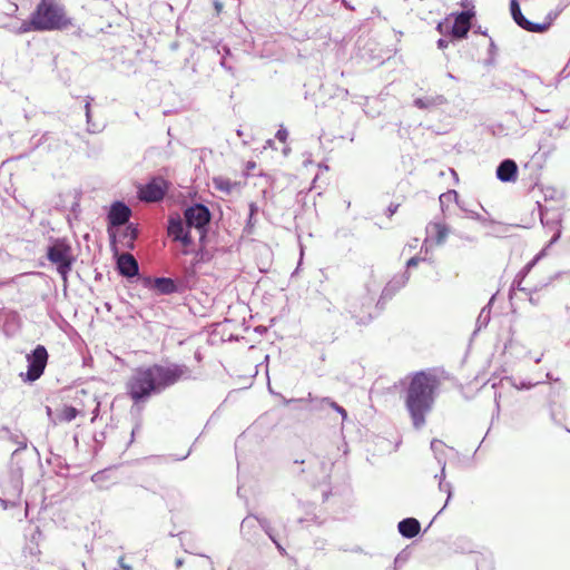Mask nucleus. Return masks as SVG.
Returning a JSON list of instances; mask_svg holds the SVG:
<instances>
[{
  "mask_svg": "<svg viewBox=\"0 0 570 570\" xmlns=\"http://www.w3.org/2000/svg\"><path fill=\"white\" fill-rule=\"evenodd\" d=\"M78 415L77 409L73 406H65L58 414V419L63 422H71Z\"/></svg>",
  "mask_w": 570,
  "mask_h": 570,
  "instance_id": "nucleus-21",
  "label": "nucleus"
},
{
  "mask_svg": "<svg viewBox=\"0 0 570 570\" xmlns=\"http://www.w3.org/2000/svg\"><path fill=\"white\" fill-rule=\"evenodd\" d=\"M129 395L135 401L149 396L153 392H159L153 366L137 368L128 382Z\"/></svg>",
  "mask_w": 570,
  "mask_h": 570,
  "instance_id": "nucleus-3",
  "label": "nucleus"
},
{
  "mask_svg": "<svg viewBox=\"0 0 570 570\" xmlns=\"http://www.w3.org/2000/svg\"><path fill=\"white\" fill-rule=\"evenodd\" d=\"M444 448H445V444L442 441L436 440V439L432 440L431 450L434 452L435 458L436 456L445 458V455L443 454Z\"/></svg>",
  "mask_w": 570,
  "mask_h": 570,
  "instance_id": "nucleus-25",
  "label": "nucleus"
},
{
  "mask_svg": "<svg viewBox=\"0 0 570 570\" xmlns=\"http://www.w3.org/2000/svg\"><path fill=\"white\" fill-rule=\"evenodd\" d=\"M181 563H183L181 560H177V566L178 567L181 566Z\"/></svg>",
  "mask_w": 570,
  "mask_h": 570,
  "instance_id": "nucleus-49",
  "label": "nucleus"
},
{
  "mask_svg": "<svg viewBox=\"0 0 570 570\" xmlns=\"http://www.w3.org/2000/svg\"><path fill=\"white\" fill-rule=\"evenodd\" d=\"M47 413L50 414L51 413V409L50 407H47Z\"/></svg>",
  "mask_w": 570,
  "mask_h": 570,
  "instance_id": "nucleus-50",
  "label": "nucleus"
},
{
  "mask_svg": "<svg viewBox=\"0 0 570 570\" xmlns=\"http://www.w3.org/2000/svg\"><path fill=\"white\" fill-rule=\"evenodd\" d=\"M328 404L332 409H334L336 412H338L343 416V419L346 417V411L342 406H340L337 403H335L333 401L328 402Z\"/></svg>",
  "mask_w": 570,
  "mask_h": 570,
  "instance_id": "nucleus-29",
  "label": "nucleus"
},
{
  "mask_svg": "<svg viewBox=\"0 0 570 570\" xmlns=\"http://www.w3.org/2000/svg\"><path fill=\"white\" fill-rule=\"evenodd\" d=\"M446 504H448L446 502H445V504H443V507L441 508V511H444V510H445Z\"/></svg>",
  "mask_w": 570,
  "mask_h": 570,
  "instance_id": "nucleus-48",
  "label": "nucleus"
},
{
  "mask_svg": "<svg viewBox=\"0 0 570 570\" xmlns=\"http://www.w3.org/2000/svg\"><path fill=\"white\" fill-rule=\"evenodd\" d=\"M166 193V181L161 178H154L150 183L139 189V198L145 202H158Z\"/></svg>",
  "mask_w": 570,
  "mask_h": 570,
  "instance_id": "nucleus-10",
  "label": "nucleus"
},
{
  "mask_svg": "<svg viewBox=\"0 0 570 570\" xmlns=\"http://www.w3.org/2000/svg\"><path fill=\"white\" fill-rule=\"evenodd\" d=\"M213 186L215 189L226 195H229L237 186V183H234L229 178H226L224 176H217L213 178Z\"/></svg>",
  "mask_w": 570,
  "mask_h": 570,
  "instance_id": "nucleus-18",
  "label": "nucleus"
},
{
  "mask_svg": "<svg viewBox=\"0 0 570 570\" xmlns=\"http://www.w3.org/2000/svg\"><path fill=\"white\" fill-rule=\"evenodd\" d=\"M215 7L218 12L222 10V4L219 2H216Z\"/></svg>",
  "mask_w": 570,
  "mask_h": 570,
  "instance_id": "nucleus-43",
  "label": "nucleus"
},
{
  "mask_svg": "<svg viewBox=\"0 0 570 570\" xmlns=\"http://www.w3.org/2000/svg\"><path fill=\"white\" fill-rule=\"evenodd\" d=\"M446 504H448L446 502H445V504H443V507L441 508V511H444V510H445Z\"/></svg>",
  "mask_w": 570,
  "mask_h": 570,
  "instance_id": "nucleus-47",
  "label": "nucleus"
},
{
  "mask_svg": "<svg viewBox=\"0 0 570 570\" xmlns=\"http://www.w3.org/2000/svg\"><path fill=\"white\" fill-rule=\"evenodd\" d=\"M451 173H452V175H453L454 177H456V171H455V170L451 169Z\"/></svg>",
  "mask_w": 570,
  "mask_h": 570,
  "instance_id": "nucleus-45",
  "label": "nucleus"
},
{
  "mask_svg": "<svg viewBox=\"0 0 570 570\" xmlns=\"http://www.w3.org/2000/svg\"><path fill=\"white\" fill-rule=\"evenodd\" d=\"M524 278H521V276H517V278L513 281V286H515L519 291L525 292L527 288L521 286V283Z\"/></svg>",
  "mask_w": 570,
  "mask_h": 570,
  "instance_id": "nucleus-32",
  "label": "nucleus"
},
{
  "mask_svg": "<svg viewBox=\"0 0 570 570\" xmlns=\"http://www.w3.org/2000/svg\"><path fill=\"white\" fill-rule=\"evenodd\" d=\"M490 321V308L483 307L478 316L476 323L479 328L487 326Z\"/></svg>",
  "mask_w": 570,
  "mask_h": 570,
  "instance_id": "nucleus-24",
  "label": "nucleus"
},
{
  "mask_svg": "<svg viewBox=\"0 0 570 570\" xmlns=\"http://www.w3.org/2000/svg\"><path fill=\"white\" fill-rule=\"evenodd\" d=\"M256 212H257V206L254 203H252L249 205V220H252V218H253V216L255 215Z\"/></svg>",
  "mask_w": 570,
  "mask_h": 570,
  "instance_id": "nucleus-34",
  "label": "nucleus"
},
{
  "mask_svg": "<svg viewBox=\"0 0 570 570\" xmlns=\"http://www.w3.org/2000/svg\"><path fill=\"white\" fill-rule=\"evenodd\" d=\"M276 544H277V548H278L282 552H284V549L282 548V546H279L278 543H276Z\"/></svg>",
  "mask_w": 570,
  "mask_h": 570,
  "instance_id": "nucleus-44",
  "label": "nucleus"
},
{
  "mask_svg": "<svg viewBox=\"0 0 570 570\" xmlns=\"http://www.w3.org/2000/svg\"><path fill=\"white\" fill-rule=\"evenodd\" d=\"M151 287L159 294H170L176 289V285L170 278H156Z\"/></svg>",
  "mask_w": 570,
  "mask_h": 570,
  "instance_id": "nucleus-19",
  "label": "nucleus"
},
{
  "mask_svg": "<svg viewBox=\"0 0 570 570\" xmlns=\"http://www.w3.org/2000/svg\"><path fill=\"white\" fill-rule=\"evenodd\" d=\"M438 463L441 465V473L440 475H435V478H439L440 481L442 480L444 482L445 479V465L446 461L444 456H436Z\"/></svg>",
  "mask_w": 570,
  "mask_h": 570,
  "instance_id": "nucleus-28",
  "label": "nucleus"
},
{
  "mask_svg": "<svg viewBox=\"0 0 570 570\" xmlns=\"http://www.w3.org/2000/svg\"><path fill=\"white\" fill-rule=\"evenodd\" d=\"M560 237V230H558L554 236L551 238L550 240V244H553L554 242H557V239Z\"/></svg>",
  "mask_w": 570,
  "mask_h": 570,
  "instance_id": "nucleus-40",
  "label": "nucleus"
},
{
  "mask_svg": "<svg viewBox=\"0 0 570 570\" xmlns=\"http://www.w3.org/2000/svg\"><path fill=\"white\" fill-rule=\"evenodd\" d=\"M510 10H511V14H512L513 20L522 29H524L527 31H532V32H542V31H544L547 29L546 24L533 23V22L527 20L523 17V14L521 12V9H520V6H519V2L517 0H511Z\"/></svg>",
  "mask_w": 570,
  "mask_h": 570,
  "instance_id": "nucleus-11",
  "label": "nucleus"
},
{
  "mask_svg": "<svg viewBox=\"0 0 570 570\" xmlns=\"http://www.w3.org/2000/svg\"><path fill=\"white\" fill-rule=\"evenodd\" d=\"M118 563L122 568V570H131V567L124 562V558H120Z\"/></svg>",
  "mask_w": 570,
  "mask_h": 570,
  "instance_id": "nucleus-38",
  "label": "nucleus"
},
{
  "mask_svg": "<svg viewBox=\"0 0 570 570\" xmlns=\"http://www.w3.org/2000/svg\"><path fill=\"white\" fill-rule=\"evenodd\" d=\"M544 255V250H541L531 262H529L522 271L518 274L521 276V278H524L530 271L533 268V266L537 264V262Z\"/></svg>",
  "mask_w": 570,
  "mask_h": 570,
  "instance_id": "nucleus-22",
  "label": "nucleus"
},
{
  "mask_svg": "<svg viewBox=\"0 0 570 570\" xmlns=\"http://www.w3.org/2000/svg\"><path fill=\"white\" fill-rule=\"evenodd\" d=\"M287 136H288V132L285 128H279L276 132V138L283 142L287 139Z\"/></svg>",
  "mask_w": 570,
  "mask_h": 570,
  "instance_id": "nucleus-30",
  "label": "nucleus"
},
{
  "mask_svg": "<svg viewBox=\"0 0 570 570\" xmlns=\"http://www.w3.org/2000/svg\"><path fill=\"white\" fill-rule=\"evenodd\" d=\"M255 518H252V517H247L243 520L242 522V527H246V525H249L252 523V521L254 520Z\"/></svg>",
  "mask_w": 570,
  "mask_h": 570,
  "instance_id": "nucleus-39",
  "label": "nucleus"
},
{
  "mask_svg": "<svg viewBox=\"0 0 570 570\" xmlns=\"http://www.w3.org/2000/svg\"><path fill=\"white\" fill-rule=\"evenodd\" d=\"M518 176V166L514 160L505 159L497 168V177L503 183L515 181Z\"/></svg>",
  "mask_w": 570,
  "mask_h": 570,
  "instance_id": "nucleus-14",
  "label": "nucleus"
},
{
  "mask_svg": "<svg viewBox=\"0 0 570 570\" xmlns=\"http://www.w3.org/2000/svg\"><path fill=\"white\" fill-rule=\"evenodd\" d=\"M73 26L59 0H40L30 20L21 24V32L65 30Z\"/></svg>",
  "mask_w": 570,
  "mask_h": 570,
  "instance_id": "nucleus-2",
  "label": "nucleus"
},
{
  "mask_svg": "<svg viewBox=\"0 0 570 570\" xmlns=\"http://www.w3.org/2000/svg\"><path fill=\"white\" fill-rule=\"evenodd\" d=\"M534 109H535L537 111H540V112H549V111H550V109H549V108L534 107Z\"/></svg>",
  "mask_w": 570,
  "mask_h": 570,
  "instance_id": "nucleus-41",
  "label": "nucleus"
},
{
  "mask_svg": "<svg viewBox=\"0 0 570 570\" xmlns=\"http://www.w3.org/2000/svg\"><path fill=\"white\" fill-rule=\"evenodd\" d=\"M48 352L43 345H38L32 353L27 355L28 371L26 374V381L33 382L38 380L47 365Z\"/></svg>",
  "mask_w": 570,
  "mask_h": 570,
  "instance_id": "nucleus-7",
  "label": "nucleus"
},
{
  "mask_svg": "<svg viewBox=\"0 0 570 570\" xmlns=\"http://www.w3.org/2000/svg\"><path fill=\"white\" fill-rule=\"evenodd\" d=\"M448 45H449V42H448V40H445V39H439V41H438V47H439L440 49H444V48H446V47H448Z\"/></svg>",
  "mask_w": 570,
  "mask_h": 570,
  "instance_id": "nucleus-35",
  "label": "nucleus"
},
{
  "mask_svg": "<svg viewBox=\"0 0 570 570\" xmlns=\"http://www.w3.org/2000/svg\"><path fill=\"white\" fill-rule=\"evenodd\" d=\"M153 370L159 392L181 380L191 377V371L184 364H155L153 365Z\"/></svg>",
  "mask_w": 570,
  "mask_h": 570,
  "instance_id": "nucleus-6",
  "label": "nucleus"
},
{
  "mask_svg": "<svg viewBox=\"0 0 570 570\" xmlns=\"http://www.w3.org/2000/svg\"><path fill=\"white\" fill-rule=\"evenodd\" d=\"M530 302L534 304V303H535V299H533L532 297H530Z\"/></svg>",
  "mask_w": 570,
  "mask_h": 570,
  "instance_id": "nucleus-51",
  "label": "nucleus"
},
{
  "mask_svg": "<svg viewBox=\"0 0 570 570\" xmlns=\"http://www.w3.org/2000/svg\"><path fill=\"white\" fill-rule=\"evenodd\" d=\"M439 489L442 492H445L448 494L446 503L452 498V485L449 482H443L442 480L439 482Z\"/></svg>",
  "mask_w": 570,
  "mask_h": 570,
  "instance_id": "nucleus-27",
  "label": "nucleus"
},
{
  "mask_svg": "<svg viewBox=\"0 0 570 570\" xmlns=\"http://www.w3.org/2000/svg\"><path fill=\"white\" fill-rule=\"evenodd\" d=\"M210 214L204 205H195L185 210V220L188 228H195L203 237L204 227L208 224Z\"/></svg>",
  "mask_w": 570,
  "mask_h": 570,
  "instance_id": "nucleus-8",
  "label": "nucleus"
},
{
  "mask_svg": "<svg viewBox=\"0 0 570 570\" xmlns=\"http://www.w3.org/2000/svg\"><path fill=\"white\" fill-rule=\"evenodd\" d=\"M472 13L470 11L460 12L453 22L451 33L455 38H464L471 26Z\"/></svg>",
  "mask_w": 570,
  "mask_h": 570,
  "instance_id": "nucleus-13",
  "label": "nucleus"
},
{
  "mask_svg": "<svg viewBox=\"0 0 570 570\" xmlns=\"http://www.w3.org/2000/svg\"><path fill=\"white\" fill-rule=\"evenodd\" d=\"M399 532L406 539H412L420 533L421 524L414 518H406L399 522Z\"/></svg>",
  "mask_w": 570,
  "mask_h": 570,
  "instance_id": "nucleus-16",
  "label": "nucleus"
},
{
  "mask_svg": "<svg viewBox=\"0 0 570 570\" xmlns=\"http://www.w3.org/2000/svg\"><path fill=\"white\" fill-rule=\"evenodd\" d=\"M458 206L466 214V217L475 220H483V217L475 210L468 208L464 202L460 200Z\"/></svg>",
  "mask_w": 570,
  "mask_h": 570,
  "instance_id": "nucleus-23",
  "label": "nucleus"
},
{
  "mask_svg": "<svg viewBox=\"0 0 570 570\" xmlns=\"http://www.w3.org/2000/svg\"><path fill=\"white\" fill-rule=\"evenodd\" d=\"M407 380L405 407L414 429L420 430L425 425L426 416L433 410L440 380L431 370L414 372L407 375Z\"/></svg>",
  "mask_w": 570,
  "mask_h": 570,
  "instance_id": "nucleus-1",
  "label": "nucleus"
},
{
  "mask_svg": "<svg viewBox=\"0 0 570 570\" xmlns=\"http://www.w3.org/2000/svg\"><path fill=\"white\" fill-rule=\"evenodd\" d=\"M131 215L130 208L121 202H116L111 205L108 219L110 225L120 226L128 222Z\"/></svg>",
  "mask_w": 570,
  "mask_h": 570,
  "instance_id": "nucleus-12",
  "label": "nucleus"
},
{
  "mask_svg": "<svg viewBox=\"0 0 570 570\" xmlns=\"http://www.w3.org/2000/svg\"><path fill=\"white\" fill-rule=\"evenodd\" d=\"M540 219H541V223L544 225V212L541 207H540Z\"/></svg>",
  "mask_w": 570,
  "mask_h": 570,
  "instance_id": "nucleus-42",
  "label": "nucleus"
},
{
  "mask_svg": "<svg viewBox=\"0 0 570 570\" xmlns=\"http://www.w3.org/2000/svg\"><path fill=\"white\" fill-rule=\"evenodd\" d=\"M117 266H118L119 273L126 277H132L138 274L137 261L130 254H121L118 257Z\"/></svg>",
  "mask_w": 570,
  "mask_h": 570,
  "instance_id": "nucleus-15",
  "label": "nucleus"
},
{
  "mask_svg": "<svg viewBox=\"0 0 570 570\" xmlns=\"http://www.w3.org/2000/svg\"><path fill=\"white\" fill-rule=\"evenodd\" d=\"M47 257L57 266L58 273L67 283L75 261L71 246L66 240L58 239L48 248Z\"/></svg>",
  "mask_w": 570,
  "mask_h": 570,
  "instance_id": "nucleus-5",
  "label": "nucleus"
},
{
  "mask_svg": "<svg viewBox=\"0 0 570 570\" xmlns=\"http://www.w3.org/2000/svg\"><path fill=\"white\" fill-rule=\"evenodd\" d=\"M439 202L442 210H444V207L450 203H455L456 205L459 204V194L455 190H449L440 195Z\"/></svg>",
  "mask_w": 570,
  "mask_h": 570,
  "instance_id": "nucleus-20",
  "label": "nucleus"
},
{
  "mask_svg": "<svg viewBox=\"0 0 570 570\" xmlns=\"http://www.w3.org/2000/svg\"><path fill=\"white\" fill-rule=\"evenodd\" d=\"M547 86L543 85V82L537 78V77H532L529 79V83H528V90L529 92L527 94L524 90H520V94L524 97V98H532V99H535L537 97L541 96L543 91L547 90Z\"/></svg>",
  "mask_w": 570,
  "mask_h": 570,
  "instance_id": "nucleus-17",
  "label": "nucleus"
},
{
  "mask_svg": "<svg viewBox=\"0 0 570 570\" xmlns=\"http://www.w3.org/2000/svg\"><path fill=\"white\" fill-rule=\"evenodd\" d=\"M136 235H137L136 228H134L132 226H128L125 237L129 236V240L131 242L136 238Z\"/></svg>",
  "mask_w": 570,
  "mask_h": 570,
  "instance_id": "nucleus-31",
  "label": "nucleus"
},
{
  "mask_svg": "<svg viewBox=\"0 0 570 570\" xmlns=\"http://www.w3.org/2000/svg\"><path fill=\"white\" fill-rule=\"evenodd\" d=\"M102 478H104V473L102 472H98V473L92 475V481L94 482H99L100 480H102Z\"/></svg>",
  "mask_w": 570,
  "mask_h": 570,
  "instance_id": "nucleus-37",
  "label": "nucleus"
},
{
  "mask_svg": "<svg viewBox=\"0 0 570 570\" xmlns=\"http://www.w3.org/2000/svg\"><path fill=\"white\" fill-rule=\"evenodd\" d=\"M414 105L421 109L429 108L433 105H435V99L433 98H416L414 100Z\"/></svg>",
  "mask_w": 570,
  "mask_h": 570,
  "instance_id": "nucleus-26",
  "label": "nucleus"
},
{
  "mask_svg": "<svg viewBox=\"0 0 570 570\" xmlns=\"http://www.w3.org/2000/svg\"><path fill=\"white\" fill-rule=\"evenodd\" d=\"M85 108H86L87 121L89 122L90 121V101L89 100L86 102Z\"/></svg>",
  "mask_w": 570,
  "mask_h": 570,
  "instance_id": "nucleus-36",
  "label": "nucleus"
},
{
  "mask_svg": "<svg viewBox=\"0 0 570 570\" xmlns=\"http://www.w3.org/2000/svg\"><path fill=\"white\" fill-rule=\"evenodd\" d=\"M168 235L176 242H180L183 246L188 247L193 244L190 228L187 227L186 222L179 216L169 218Z\"/></svg>",
  "mask_w": 570,
  "mask_h": 570,
  "instance_id": "nucleus-9",
  "label": "nucleus"
},
{
  "mask_svg": "<svg viewBox=\"0 0 570 570\" xmlns=\"http://www.w3.org/2000/svg\"><path fill=\"white\" fill-rule=\"evenodd\" d=\"M446 504H448L446 502H445V504H443V507L441 508V511H444V510H445Z\"/></svg>",
  "mask_w": 570,
  "mask_h": 570,
  "instance_id": "nucleus-46",
  "label": "nucleus"
},
{
  "mask_svg": "<svg viewBox=\"0 0 570 570\" xmlns=\"http://www.w3.org/2000/svg\"><path fill=\"white\" fill-rule=\"evenodd\" d=\"M425 232H426V236L423 242L422 249H421V253L424 250L425 256L422 258H420V257L410 258L406 263L407 268L415 267L420 261L428 259V253L433 246H435V245L439 246V245L444 244L449 236L450 228L444 222L435 219V220L430 222L426 225Z\"/></svg>",
  "mask_w": 570,
  "mask_h": 570,
  "instance_id": "nucleus-4",
  "label": "nucleus"
},
{
  "mask_svg": "<svg viewBox=\"0 0 570 570\" xmlns=\"http://www.w3.org/2000/svg\"><path fill=\"white\" fill-rule=\"evenodd\" d=\"M409 281V276L406 275V273H403L402 276L400 277V279H397V284L400 287L404 286Z\"/></svg>",
  "mask_w": 570,
  "mask_h": 570,
  "instance_id": "nucleus-33",
  "label": "nucleus"
}]
</instances>
